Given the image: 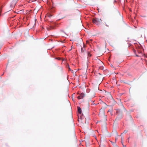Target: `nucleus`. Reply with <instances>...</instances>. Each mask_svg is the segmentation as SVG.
Here are the masks:
<instances>
[{
	"label": "nucleus",
	"instance_id": "nucleus-3",
	"mask_svg": "<svg viewBox=\"0 0 147 147\" xmlns=\"http://www.w3.org/2000/svg\"><path fill=\"white\" fill-rule=\"evenodd\" d=\"M16 1H13L10 5V6L11 7H14L15 6V5L16 4Z\"/></svg>",
	"mask_w": 147,
	"mask_h": 147
},
{
	"label": "nucleus",
	"instance_id": "nucleus-9",
	"mask_svg": "<svg viewBox=\"0 0 147 147\" xmlns=\"http://www.w3.org/2000/svg\"><path fill=\"white\" fill-rule=\"evenodd\" d=\"M86 47V45L84 44V45H83L84 48L85 47Z\"/></svg>",
	"mask_w": 147,
	"mask_h": 147
},
{
	"label": "nucleus",
	"instance_id": "nucleus-11",
	"mask_svg": "<svg viewBox=\"0 0 147 147\" xmlns=\"http://www.w3.org/2000/svg\"><path fill=\"white\" fill-rule=\"evenodd\" d=\"M86 43H87V44L89 43V41H86Z\"/></svg>",
	"mask_w": 147,
	"mask_h": 147
},
{
	"label": "nucleus",
	"instance_id": "nucleus-7",
	"mask_svg": "<svg viewBox=\"0 0 147 147\" xmlns=\"http://www.w3.org/2000/svg\"><path fill=\"white\" fill-rule=\"evenodd\" d=\"M81 51H82V52H84V50H83V48H81Z\"/></svg>",
	"mask_w": 147,
	"mask_h": 147
},
{
	"label": "nucleus",
	"instance_id": "nucleus-4",
	"mask_svg": "<svg viewBox=\"0 0 147 147\" xmlns=\"http://www.w3.org/2000/svg\"><path fill=\"white\" fill-rule=\"evenodd\" d=\"M77 108L78 113L79 114H81L82 113V111L81 108L79 107H78Z\"/></svg>",
	"mask_w": 147,
	"mask_h": 147
},
{
	"label": "nucleus",
	"instance_id": "nucleus-12",
	"mask_svg": "<svg viewBox=\"0 0 147 147\" xmlns=\"http://www.w3.org/2000/svg\"><path fill=\"white\" fill-rule=\"evenodd\" d=\"M57 58V59L59 60L60 59V58Z\"/></svg>",
	"mask_w": 147,
	"mask_h": 147
},
{
	"label": "nucleus",
	"instance_id": "nucleus-13",
	"mask_svg": "<svg viewBox=\"0 0 147 147\" xmlns=\"http://www.w3.org/2000/svg\"><path fill=\"white\" fill-rule=\"evenodd\" d=\"M134 52H135V50H134Z\"/></svg>",
	"mask_w": 147,
	"mask_h": 147
},
{
	"label": "nucleus",
	"instance_id": "nucleus-6",
	"mask_svg": "<svg viewBox=\"0 0 147 147\" xmlns=\"http://www.w3.org/2000/svg\"><path fill=\"white\" fill-rule=\"evenodd\" d=\"M138 52L139 54H140L142 52L140 50H138Z\"/></svg>",
	"mask_w": 147,
	"mask_h": 147
},
{
	"label": "nucleus",
	"instance_id": "nucleus-10",
	"mask_svg": "<svg viewBox=\"0 0 147 147\" xmlns=\"http://www.w3.org/2000/svg\"><path fill=\"white\" fill-rule=\"evenodd\" d=\"M136 56L137 57H140V56L139 55H136Z\"/></svg>",
	"mask_w": 147,
	"mask_h": 147
},
{
	"label": "nucleus",
	"instance_id": "nucleus-5",
	"mask_svg": "<svg viewBox=\"0 0 147 147\" xmlns=\"http://www.w3.org/2000/svg\"><path fill=\"white\" fill-rule=\"evenodd\" d=\"M92 55L89 52H88V57H90Z\"/></svg>",
	"mask_w": 147,
	"mask_h": 147
},
{
	"label": "nucleus",
	"instance_id": "nucleus-1",
	"mask_svg": "<svg viewBox=\"0 0 147 147\" xmlns=\"http://www.w3.org/2000/svg\"><path fill=\"white\" fill-rule=\"evenodd\" d=\"M92 21V22L94 24L97 25H99L102 21V20L101 19L96 18H95L93 19Z\"/></svg>",
	"mask_w": 147,
	"mask_h": 147
},
{
	"label": "nucleus",
	"instance_id": "nucleus-8",
	"mask_svg": "<svg viewBox=\"0 0 147 147\" xmlns=\"http://www.w3.org/2000/svg\"><path fill=\"white\" fill-rule=\"evenodd\" d=\"M68 67H69V71H71V69H70V68L69 66V65H68Z\"/></svg>",
	"mask_w": 147,
	"mask_h": 147
},
{
	"label": "nucleus",
	"instance_id": "nucleus-2",
	"mask_svg": "<svg viewBox=\"0 0 147 147\" xmlns=\"http://www.w3.org/2000/svg\"><path fill=\"white\" fill-rule=\"evenodd\" d=\"M84 96V94L83 93H81L80 94L79 96H78L77 98L79 99H82Z\"/></svg>",
	"mask_w": 147,
	"mask_h": 147
}]
</instances>
